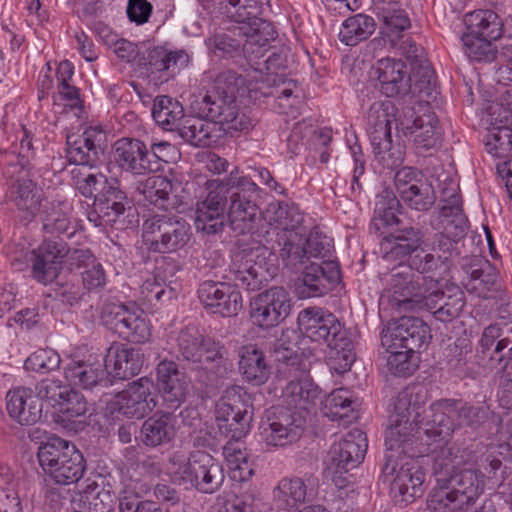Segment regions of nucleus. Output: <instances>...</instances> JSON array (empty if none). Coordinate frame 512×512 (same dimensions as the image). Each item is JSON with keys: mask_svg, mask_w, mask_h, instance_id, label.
Returning a JSON list of instances; mask_svg holds the SVG:
<instances>
[{"mask_svg": "<svg viewBox=\"0 0 512 512\" xmlns=\"http://www.w3.org/2000/svg\"><path fill=\"white\" fill-rule=\"evenodd\" d=\"M444 271V266L434 253H426L422 247L411 255L404 263L391 269L389 279V303L391 306L398 304L401 298H410L411 286L416 282L423 288L438 286L435 279L437 274Z\"/></svg>", "mask_w": 512, "mask_h": 512, "instance_id": "6e6552de", "label": "nucleus"}, {"mask_svg": "<svg viewBox=\"0 0 512 512\" xmlns=\"http://www.w3.org/2000/svg\"><path fill=\"white\" fill-rule=\"evenodd\" d=\"M99 483L93 481L89 483L80 494V502L84 505V512H110L114 507L116 496L111 489L102 487L97 490Z\"/></svg>", "mask_w": 512, "mask_h": 512, "instance_id": "052dcab7", "label": "nucleus"}, {"mask_svg": "<svg viewBox=\"0 0 512 512\" xmlns=\"http://www.w3.org/2000/svg\"><path fill=\"white\" fill-rule=\"evenodd\" d=\"M100 319L103 326L127 342L143 344L151 337L150 321L135 302H108Z\"/></svg>", "mask_w": 512, "mask_h": 512, "instance_id": "f3484780", "label": "nucleus"}, {"mask_svg": "<svg viewBox=\"0 0 512 512\" xmlns=\"http://www.w3.org/2000/svg\"><path fill=\"white\" fill-rule=\"evenodd\" d=\"M267 218L270 224L274 223L280 227L278 231L304 228L302 226L303 216L298 207L285 202L270 203L267 209ZM275 231L273 230V234Z\"/></svg>", "mask_w": 512, "mask_h": 512, "instance_id": "13d9d810", "label": "nucleus"}, {"mask_svg": "<svg viewBox=\"0 0 512 512\" xmlns=\"http://www.w3.org/2000/svg\"><path fill=\"white\" fill-rule=\"evenodd\" d=\"M170 477L173 483L194 488L200 493L217 492L225 479L221 463L205 451H194L187 461L180 453H174L170 459Z\"/></svg>", "mask_w": 512, "mask_h": 512, "instance_id": "423d86ee", "label": "nucleus"}, {"mask_svg": "<svg viewBox=\"0 0 512 512\" xmlns=\"http://www.w3.org/2000/svg\"><path fill=\"white\" fill-rule=\"evenodd\" d=\"M104 358L109 376L118 380H126L138 375L144 363V356L139 348L117 342L109 346Z\"/></svg>", "mask_w": 512, "mask_h": 512, "instance_id": "f704fd0d", "label": "nucleus"}, {"mask_svg": "<svg viewBox=\"0 0 512 512\" xmlns=\"http://www.w3.org/2000/svg\"><path fill=\"white\" fill-rule=\"evenodd\" d=\"M239 370L246 382L253 386L265 384L271 374L263 351L255 345H245L239 350Z\"/></svg>", "mask_w": 512, "mask_h": 512, "instance_id": "49530a36", "label": "nucleus"}, {"mask_svg": "<svg viewBox=\"0 0 512 512\" xmlns=\"http://www.w3.org/2000/svg\"><path fill=\"white\" fill-rule=\"evenodd\" d=\"M9 416L21 425H33L42 417L43 405L33 388L20 386L6 395Z\"/></svg>", "mask_w": 512, "mask_h": 512, "instance_id": "c9c22d12", "label": "nucleus"}, {"mask_svg": "<svg viewBox=\"0 0 512 512\" xmlns=\"http://www.w3.org/2000/svg\"><path fill=\"white\" fill-rule=\"evenodd\" d=\"M431 452L437 481L427 498L431 512H467L484 493L485 473L492 478L502 468V453L481 444L445 443Z\"/></svg>", "mask_w": 512, "mask_h": 512, "instance_id": "f257e3e1", "label": "nucleus"}, {"mask_svg": "<svg viewBox=\"0 0 512 512\" xmlns=\"http://www.w3.org/2000/svg\"><path fill=\"white\" fill-rule=\"evenodd\" d=\"M384 258L388 261L404 263L411 255L417 252L424 244V233L419 227L402 223L384 236Z\"/></svg>", "mask_w": 512, "mask_h": 512, "instance_id": "2f4dec72", "label": "nucleus"}, {"mask_svg": "<svg viewBox=\"0 0 512 512\" xmlns=\"http://www.w3.org/2000/svg\"><path fill=\"white\" fill-rule=\"evenodd\" d=\"M113 159L126 172L133 175L149 174L146 144L135 138H120L113 145Z\"/></svg>", "mask_w": 512, "mask_h": 512, "instance_id": "4c0bfd02", "label": "nucleus"}, {"mask_svg": "<svg viewBox=\"0 0 512 512\" xmlns=\"http://www.w3.org/2000/svg\"><path fill=\"white\" fill-rule=\"evenodd\" d=\"M241 27H249L244 36V53H253V47L261 46L267 48L269 42L277 37V32L272 24L266 20H256L255 25L247 24Z\"/></svg>", "mask_w": 512, "mask_h": 512, "instance_id": "338daca9", "label": "nucleus"}, {"mask_svg": "<svg viewBox=\"0 0 512 512\" xmlns=\"http://www.w3.org/2000/svg\"><path fill=\"white\" fill-rule=\"evenodd\" d=\"M341 271L337 261L312 262L302 271V284L297 287L301 298L326 295L340 283Z\"/></svg>", "mask_w": 512, "mask_h": 512, "instance_id": "c756f323", "label": "nucleus"}, {"mask_svg": "<svg viewBox=\"0 0 512 512\" xmlns=\"http://www.w3.org/2000/svg\"><path fill=\"white\" fill-rule=\"evenodd\" d=\"M370 143L375 160L383 168L393 170L404 162V148L399 143H393L392 135L390 137H382L381 140H371Z\"/></svg>", "mask_w": 512, "mask_h": 512, "instance_id": "bf43d9fd", "label": "nucleus"}, {"mask_svg": "<svg viewBox=\"0 0 512 512\" xmlns=\"http://www.w3.org/2000/svg\"><path fill=\"white\" fill-rule=\"evenodd\" d=\"M372 73L387 97L406 96L412 91L410 74L400 59L381 58L372 66Z\"/></svg>", "mask_w": 512, "mask_h": 512, "instance_id": "7c9ffc66", "label": "nucleus"}, {"mask_svg": "<svg viewBox=\"0 0 512 512\" xmlns=\"http://www.w3.org/2000/svg\"><path fill=\"white\" fill-rule=\"evenodd\" d=\"M152 388L153 382L149 378H139L115 395L109 403L110 411L129 419L144 418L157 404L151 397Z\"/></svg>", "mask_w": 512, "mask_h": 512, "instance_id": "a878e982", "label": "nucleus"}, {"mask_svg": "<svg viewBox=\"0 0 512 512\" xmlns=\"http://www.w3.org/2000/svg\"><path fill=\"white\" fill-rule=\"evenodd\" d=\"M386 348V366L388 371L399 377H407L413 374L417 365L413 361L416 352L403 348Z\"/></svg>", "mask_w": 512, "mask_h": 512, "instance_id": "774afa93", "label": "nucleus"}, {"mask_svg": "<svg viewBox=\"0 0 512 512\" xmlns=\"http://www.w3.org/2000/svg\"><path fill=\"white\" fill-rule=\"evenodd\" d=\"M204 81H211L204 94H199L191 102V109L198 116L206 117L222 126L226 133L242 132L252 127L251 119L240 111L237 101L239 88L244 78L233 70L204 73Z\"/></svg>", "mask_w": 512, "mask_h": 512, "instance_id": "7ed1b4c3", "label": "nucleus"}, {"mask_svg": "<svg viewBox=\"0 0 512 512\" xmlns=\"http://www.w3.org/2000/svg\"><path fill=\"white\" fill-rule=\"evenodd\" d=\"M197 294L207 310L222 317L236 316L243 307L240 291L223 279L203 281L198 287Z\"/></svg>", "mask_w": 512, "mask_h": 512, "instance_id": "cd10ccee", "label": "nucleus"}, {"mask_svg": "<svg viewBox=\"0 0 512 512\" xmlns=\"http://www.w3.org/2000/svg\"><path fill=\"white\" fill-rule=\"evenodd\" d=\"M395 419L385 433L386 453L380 478L390 485V493L396 503L407 505L423 495L425 473L417 460L428 452L422 449L426 437L417 438L416 427L410 421L412 415L408 392L400 393L395 404Z\"/></svg>", "mask_w": 512, "mask_h": 512, "instance_id": "f03ea898", "label": "nucleus"}, {"mask_svg": "<svg viewBox=\"0 0 512 512\" xmlns=\"http://www.w3.org/2000/svg\"><path fill=\"white\" fill-rule=\"evenodd\" d=\"M227 192L228 217L231 228L240 234L250 232L260 216L258 207L259 187L246 176L238 175V169L231 171L222 181Z\"/></svg>", "mask_w": 512, "mask_h": 512, "instance_id": "1a4fd4ad", "label": "nucleus"}, {"mask_svg": "<svg viewBox=\"0 0 512 512\" xmlns=\"http://www.w3.org/2000/svg\"><path fill=\"white\" fill-rule=\"evenodd\" d=\"M139 191L150 204L165 208L172 191V183L166 177L154 175L145 180Z\"/></svg>", "mask_w": 512, "mask_h": 512, "instance_id": "0e129e2a", "label": "nucleus"}, {"mask_svg": "<svg viewBox=\"0 0 512 512\" xmlns=\"http://www.w3.org/2000/svg\"><path fill=\"white\" fill-rule=\"evenodd\" d=\"M399 111L400 109H397L394 113V106L389 101H376L371 104L367 112V130L370 141L390 137L392 119L395 122Z\"/></svg>", "mask_w": 512, "mask_h": 512, "instance_id": "603ef678", "label": "nucleus"}, {"mask_svg": "<svg viewBox=\"0 0 512 512\" xmlns=\"http://www.w3.org/2000/svg\"><path fill=\"white\" fill-rule=\"evenodd\" d=\"M493 412L486 403H470L462 399H440L434 401L425 417L413 424L416 437L441 442L448 439L456 429L469 428L478 431L489 422Z\"/></svg>", "mask_w": 512, "mask_h": 512, "instance_id": "20e7f679", "label": "nucleus"}, {"mask_svg": "<svg viewBox=\"0 0 512 512\" xmlns=\"http://www.w3.org/2000/svg\"><path fill=\"white\" fill-rule=\"evenodd\" d=\"M291 298L282 287H271L250 302V318L257 327L268 330L277 327L290 314Z\"/></svg>", "mask_w": 512, "mask_h": 512, "instance_id": "5701e85b", "label": "nucleus"}, {"mask_svg": "<svg viewBox=\"0 0 512 512\" xmlns=\"http://www.w3.org/2000/svg\"><path fill=\"white\" fill-rule=\"evenodd\" d=\"M411 85L413 93L432 97L436 91L437 79L433 68L428 60H420L419 64L411 66Z\"/></svg>", "mask_w": 512, "mask_h": 512, "instance_id": "e2e57ef3", "label": "nucleus"}, {"mask_svg": "<svg viewBox=\"0 0 512 512\" xmlns=\"http://www.w3.org/2000/svg\"><path fill=\"white\" fill-rule=\"evenodd\" d=\"M249 27L233 25L223 32L214 33L205 40L210 53L216 57L234 58L244 53V36Z\"/></svg>", "mask_w": 512, "mask_h": 512, "instance_id": "de8ad7c7", "label": "nucleus"}, {"mask_svg": "<svg viewBox=\"0 0 512 512\" xmlns=\"http://www.w3.org/2000/svg\"><path fill=\"white\" fill-rule=\"evenodd\" d=\"M464 34L499 39L503 34V22L498 14L489 9H478L467 13L463 20Z\"/></svg>", "mask_w": 512, "mask_h": 512, "instance_id": "8fccbe9b", "label": "nucleus"}, {"mask_svg": "<svg viewBox=\"0 0 512 512\" xmlns=\"http://www.w3.org/2000/svg\"><path fill=\"white\" fill-rule=\"evenodd\" d=\"M10 200L22 213L21 221L31 222L39 210L40 200L36 184L27 178H17L10 186Z\"/></svg>", "mask_w": 512, "mask_h": 512, "instance_id": "09e8293b", "label": "nucleus"}, {"mask_svg": "<svg viewBox=\"0 0 512 512\" xmlns=\"http://www.w3.org/2000/svg\"><path fill=\"white\" fill-rule=\"evenodd\" d=\"M191 57L184 49H172L168 44L146 49L137 61L141 77L156 87L174 79L188 67Z\"/></svg>", "mask_w": 512, "mask_h": 512, "instance_id": "a211bd4d", "label": "nucleus"}, {"mask_svg": "<svg viewBox=\"0 0 512 512\" xmlns=\"http://www.w3.org/2000/svg\"><path fill=\"white\" fill-rule=\"evenodd\" d=\"M296 332L293 329L282 330L281 336L274 344L273 355L275 361L285 365L289 371H300L302 358L298 353Z\"/></svg>", "mask_w": 512, "mask_h": 512, "instance_id": "4d7b16f0", "label": "nucleus"}, {"mask_svg": "<svg viewBox=\"0 0 512 512\" xmlns=\"http://www.w3.org/2000/svg\"><path fill=\"white\" fill-rule=\"evenodd\" d=\"M465 271L469 275L467 290L478 297L488 298L498 276L494 265L487 259L475 255L465 264Z\"/></svg>", "mask_w": 512, "mask_h": 512, "instance_id": "c03bdc74", "label": "nucleus"}, {"mask_svg": "<svg viewBox=\"0 0 512 512\" xmlns=\"http://www.w3.org/2000/svg\"><path fill=\"white\" fill-rule=\"evenodd\" d=\"M105 139V132L99 126H90L80 135H67V161L79 166L96 167L104 155Z\"/></svg>", "mask_w": 512, "mask_h": 512, "instance_id": "bb28decb", "label": "nucleus"}, {"mask_svg": "<svg viewBox=\"0 0 512 512\" xmlns=\"http://www.w3.org/2000/svg\"><path fill=\"white\" fill-rule=\"evenodd\" d=\"M37 456L44 472L59 485L77 483L86 471L82 452L73 443L55 435L40 444Z\"/></svg>", "mask_w": 512, "mask_h": 512, "instance_id": "0eeeda50", "label": "nucleus"}, {"mask_svg": "<svg viewBox=\"0 0 512 512\" xmlns=\"http://www.w3.org/2000/svg\"><path fill=\"white\" fill-rule=\"evenodd\" d=\"M394 184L400 199L411 209L426 212L433 207L436 195L424 174L410 166L398 169Z\"/></svg>", "mask_w": 512, "mask_h": 512, "instance_id": "b1692460", "label": "nucleus"}, {"mask_svg": "<svg viewBox=\"0 0 512 512\" xmlns=\"http://www.w3.org/2000/svg\"><path fill=\"white\" fill-rule=\"evenodd\" d=\"M366 434L360 429L349 431L340 441L333 443L327 456V469L334 475L347 473L356 468L367 451Z\"/></svg>", "mask_w": 512, "mask_h": 512, "instance_id": "393cba45", "label": "nucleus"}, {"mask_svg": "<svg viewBox=\"0 0 512 512\" xmlns=\"http://www.w3.org/2000/svg\"><path fill=\"white\" fill-rule=\"evenodd\" d=\"M273 256L269 247L260 242H253L232 256L231 263L221 279L231 283L233 287L247 291L261 289L264 271H268L267 263Z\"/></svg>", "mask_w": 512, "mask_h": 512, "instance_id": "2eb2a0df", "label": "nucleus"}, {"mask_svg": "<svg viewBox=\"0 0 512 512\" xmlns=\"http://www.w3.org/2000/svg\"><path fill=\"white\" fill-rule=\"evenodd\" d=\"M401 204L399 199L389 191H383L376 197L370 231L384 235L401 225L403 221L398 217Z\"/></svg>", "mask_w": 512, "mask_h": 512, "instance_id": "a18cd8bd", "label": "nucleus"}, {"mask_svg": "<svg viewBox=\"0 0 512 512\" xmlns=\"http://www.w3.org/2000/svg\"><path fill=\"white\" fill-rule=\"evenodd\" d=\"M480 352L493 363L501 364L499 405L512 408V323H495L487 326L481 336Z\"/></svg>", "mask_w": 512, "mask_h": 512, "instance_id": "9d476101", "label": "nucleus"}, {"mask_svg": "<svg viewBox=\"0 0 512 512\" xmlns=\"http://www.w3.org/2000/svg\"><path fill=\"white\" fill-rule=\"evenodd\" d=\"M396 130L413 138L415 153L424 155L441 144V129L427 101L403 106L395 119Z\"/></svg>", "mask_w": 512, "mask_h": 512, "instance_id": "9b49d317", "label": "nucleus"}, {"mask_svg": "<svg viewBox=\"0 0 512 512\" xmlns=\"http://www.w3.org/2000/svg\"><path fill=\"white\" fill-rule=\"evenodd\" d=\"M178 359L192 365L193 369L211 371L204 384L217 388L233 371V362L225 346L211 337H205L197 327L183 328L177 337Z\"/></svg>", "mask_w": 512, "mask_h": 512, "instance_id": "39448f33", "label": "nucleus"}, {"mask_svg": "<svg viewBox=\"0 0 512 512\" xmlns=\"http://www.w3.org/2000/svg\"><path fill=\"white\" fill-rule=\"evenodd\" d=\"M142 237L149 252L173 253L183 249L192 236L189 223L176 214H153L142 225Z\"/></svg>", "mask_w": 512, "mask_h": 512, "instance_id": "4468645a", "label": "nucleus"}, {"mask_svg": "<svg viewBox=\"0 0 512 512\" xmlns=\"http://www.w3.org/2000/svg\"><path fill=\"white\" fill-rule=\"evenodd\" d=\"M321 404L324 416L345 426L359 418V402L353 392L347 388L333 390Z\"/></svg>", "mask_w": 512, "mask_h": 512, "instance_id": "ea45409f", "label": "nucleus"}, {"mask_svg": "<svg viewBox=\"0 0 512 512\" xmlns=\"http://www.w3.org/2000/svg\"><path fill=\"white\" fill-rule=\"evenodd\" d=\"M298 372L301 377L295 374L296 378L287 383L282 391V399L289 411H309L319 399L320 390L304 371Z\"/></svg>", "mask_w": 512, "mask_h": 512, "instance_id": "79ce46f5", "label": "nucleus"}, {"mask_svg": "<svg viewBox=\"0 0 512 512\" xmlns=\"http://www.w3.org/2000/svg\"><path fill=\"white\" fill-rule=\"evenodd\" d=\"M312 489L303 478L285 477L281 479L274 490V497L278 504L288 512L298 508V505L310 499Z\"/></svg>", "mask_w": 512, "mask_h": 512, "instance_id": "3c124183", "label": "nucleus"}, {"mask_svg": "<svg viewBox=\"0 0 512 512\" xmlns=\"http://www.w3.org/2000/svg\"><path fill=\"white\" fill-rule=\"evenodd\" d=\"M224 185L220 180L206 182V195L195 206V227L206 235L221 234L229 222Z\"/></svg>", "mask_w": 512, "mask_h": 512, "instance_id": "412c9836", "label": "nucleus"}, {"mask_svg": "<svg viewBox=\"0 0 512 512\" xmlns=\"http://www.w3.org/2000/svg\"><path fill=\"white\" fill-rule=\"evenodd\" d=\"M250 395L240 386L227 387L216 403L219 430L227 438L239 441L250 431L253 408Z\"/></svg>", "mask_w": 512, "mask_h": 512, "instance_id": "dca6fc26", "label": "nucleus"}, {"mask_svg": "<svg viewBox=\"0 0 512 512\" xmlns=\"http://www.w3.org/2000/svg\"><path fill=\"white\" fill-rule=\"evenodd\" d=\"M441 198L444 202L439 211L442 233L460 241L468 230V219L463 212L457 187L442 189Z\"/></svg>", "mask_w": 512, "mask_h": 512, "instance_id": "e433bc0d", "label": "nucleus"}, {"mask_svg": "<svg viewBox=\"0 0 512 512\" xmlns=\"http://www.w3.org/2000/svg\"><path fill=\"white\" fill-rule=\"evenodd\" d=\"M174 412H156L148 417L141 426V442L151 448L169 444L176 435Z\"/></svg>", "mask_w": 512, "mask_h": 512, "instance_id": "a19ab883", "label": "nucleus"}, {"mask_svg": "<svg viewBox=\"0 0 512 512\" xmlns=\"http://www.w3.org/2000/svg\"><path fill=\"white\" fill-rule=\"evenodd\" d=\"M432 339L431 329L426 322L414 316H402L383 330V347L403 348L409 351L425 350Z\"/></svg>", "mask_w": 512, "mask_h": 512, "instance_id": "4be33fe9", "label": "nucleus"}, {"mask_svg": "<svg viewBox=\"0 0 512 512\" xmlns=\"http://www.w3.org/2000/svg\"><path fill=\"white\" fill-rule=\"evenodd\" d=\"M65 379L71 386L84 390L107 387L112 381L105 358L89 355L86 359L72 360L64 368Z\"/></svg>", "mask_w": 512, "mask_h": 512, "instance_id": "c85d7f7f", "label": "nucleus"}, {"mask_svg": "<svg viewBox=\"0 0 512 512\" xmlns=\"http://www.w3.org/2000/svg\"><path fill=\"white\" fill-rule=\"evenodd\" d=\"M304 241L305 228L275 231L274 244L269 249L271 252L272 250L278 251L279 257L286 266L294 267L297 264H304L305 260H308Z\"/></svg>", "mask_w": 512, "mask_h": 512, "instance_id": "37998d69", "label": "nucleus"}, {"mask_svg": "<svg viewBox=\"0 0 512 512\" xmlns=\"http://www.w3.org/2000/svg\"><path fill=\"white\" fill-rule=\"evenodd\" d=\"M471 352V343L466 339H458L454 343L448 344L443 352L447 368L454 371L459 377L465 376L467 374V358Z\"/></svg>", "mask_w": 512, "mask_h": 512, "instance_id": "69168bd1", "label": "nucleus"}, {"mask_svg": "<svg viewBox=\"0 0 512 512\" xmlns=\"http://www.w3.org/2000/svg\"><path fill=\"white\" fill-rule=\"evenodd\" d=\"M95 209L107 224L114 225L126 211L133 207V202L123 189L119 179L110 177L96 197Z\"/></svg>", "mask_w": 512, "mask_h": 512, "instance_id": "473e14b6", "label": "nucleus"}, {"mask_svg": "<svg viewBox=\"0 0 512 512\" xmlns=\"http://www.w3.org/2000/svg\"><path fill=\"white\" fill-rule=\"evenodd\" d=\"M206 117H189L184 119L178 127L180 137L195 147H210L219 143L226 134L222 126Z\"/></svg>", "mask_w": 512, "mask_h": 512, "instance_id": "58836bf2", "label": "nucleus"}, {"mask_svg": "<svg viewBox=\"0 0 512 512\" xmlns=\"http://www.w3.org/2000/svg\"><path fill=\"white\" fill-rule=\"evenodd\" d=\"M68 252L69 247L63 238H45L36 249L11 252V264L17 270H22L24 264L31 263V277L47 285L58 278Z\"/></svg>", "mask_w": 512, "mask_h": 512, "instance_id": "f8f14e48", "label": "nucleus"}, {"mask_svg": "<svg viewBox=\"0 0 512 512\" xmlns=\"http://www.w3.org/2000/svg\"><path fill=\"white\" fill-rule=\"evenodd\" d=\"M497 39L463 34L461 42L467 57L472 61L490 62L495 59L496 47L493 44Z\"/></svg>", "mask_w": 512, "mask_h": 512, "instance_id": "680f3d73", "label": "nucleus"}, {"mask_svg": "<svg viewBox=\"0 0 512 512\" xmlns=\"http://www.w3.org/2000/svg\"><path fill=\"white\" fill-rule=\"evenodd\" d=\"M159 390L162 392L164 405L167 409H178L185 401L188 382L178 365L171 360H162L156 368Z\"/></svg>", "mask_w": 512, "mask_h": 512, "instance_id": "72a5a7b5", "label": "nucleus"}, {"mask_svg": "<svg viewBox=\"0 0 512 512\" xmlns=\"http://www.w3.org/2000/svg\"><path fill=\"white\" fill-rule=\"evenodd\" d=\"M376 29L373 17L358 13L348 17L342 24L339 39L347 46H356L368 39Z\"/></svg>", "mask_w": 512, "mask_h": 512, "instance_id": "864d4df0", "label": "nucleus"}, {"mask_svg": "<svg viewBox=\"0 0 512 512\" xmlns=\"http://www.w3.org/2000/svg\"><path fill=\"white\" fill-rule=\"evenodd\" d=\"M40 219L42 231L47 235H56V237L63 235L71 238L76 232V226L72 223L69 215L60 208L59 204L54 202L44 207Z\"/></svg>", "mask_w": 512, "mask_h": 512, "instance_id": "5fc2aeb1", "label": "nucleus"}, {"mask_svg": "<svg viewBox=\"0 0 512 512\" xmlns=\"http://www.w3.org/2000/svg\"><path fill=\"white\" fill-rule=\"evenodd\" d=\"M304 425L305 420L299 412L273 406L261 418L259 435L267 446L285 447L301 437Z\"/></svg>", "mask_w": 512, "mask_h": 512, "instance_id": "aec40b11", "label": "nucleus"}, {"mask_svg": "<svg viewBox=\"0 0 512 512\" xmlns=\"http://www.w3.org/2000/svg\"><path fill=\"white\" fill-rule=\"evenodd\" d=\"M299 330L312 342L332 346L345 345L349 331L329 310L311 306L301 310L297 317Z\"/></svg>", "mask_w": 512, "mask_h": 512, "instance_id": "6ab92c4d", "label": "nucleus"}, {"mask_svg": "<svg viewBox=\"0 0 512 512\" xmlns=\"http://www.w3.org/2000/svg\"><path fill=\"white\" fill-rule=\"evenodd\" d=\"M182 105L168 95H160L154 99L152 116L155 122L166 130L177 129L184 116Z\"/></svg>", "mask_w": 512, "mask_h": 512, "instance_id": "6e6d98bb", "label": "nucleus"}, {"mask_svg": "<svg viewBox=\"0 0 512 512\" xmlns=\"http://www.w3.org/2000/svg\"><path fill=\"white\" fill-rule=\"evenodd\" d=\"M410 298H401L393 307L402 311L426 308L433 317L442 323H449L459 317L465 306V295L458 287L442 291L438 286L423 288L416 282L411 286Z\"/></svg>", "mask_w": 512, "mask_h": 512, "instance_id": "ddd939ff", "label": "nucleus"}]
</instances>
